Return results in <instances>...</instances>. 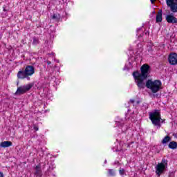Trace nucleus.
I'll list each match as a JSON object with an SVG mask.
<instances>
[{
    "label": "nucleus",
    "mask_w": 177,
    "mask_h": 177,
    "mask_svg": "<svg viewBox=\"0 0 177 177\" xmlns=\"http://www.w3.org/2000/svg\"><path fill=\"white\" fill-rule=\"evenodd\" d=\"M150 74V66L148 64H143L140 67V72L136 71L133 72L132 75L134 78L135 82L139 89H145V86L147 89H150L152 93H157L160 91L161 86V81L156 80L153 81L148 80L145 84V80H147L149 75Z\"/></svg>",
    "instance_id": "1"
},
{
    "label": "nucleus",
    "mask_w": 177,
    "mask_h": 177,
    "mask_svg": "<svg viewBox=\"0 0 177 177\" xmlns=\"http://www.w3.org/2000/svg\"><path fill=\"white\" fill-rule=\"evenodd\" d=\"M149 120H151L153 125L158 127V128H161V124L165 122V120L161 118V112L157 109L149 112Z\"/></svg>",
    "instance_id": "2"
},
{
    "label": "nucleus",
    "mask_w": 177,
    "mask_h": 177,
    "mask_svg": "<svg viewBox=\"0 0 177 177\" xmlns=\"http://www.w3.org/2000/svg\"><path fill=\"white\" fill-rule=\"evenodd\" d=\"M34 86V84L30 83L24 86H21L17 88V91L15 95L20 96L21 95H24L26 92H28Z\"/></svg>",
    "instance_id": "3"
},
{
    "label": "nucleus",
    "mask_w": 177,
    "mask_h": 177,
    "mask_svg": "<svg viewBox=\"0 0 177 177\" xmlns=\"http://www.w3.org/2000/svg\"><path fill=\"white\" fill-rule=\"evenodd\" d=\"M156 174L158 177L161 176L162 174H165V169H167V166L164 163H158L156 167Z\"/></svg>",
    "instance_id": "4"
},
{
    "label": "nucleus",
    "mask_w": 177,
    "mask_h": 177,
    "mask_svg": "<svg viewBox=\"0 0 177 177\" xmlns=\"http://www.w3.org/2000/svg\"><path fill=\"white\" fill-rule=\"evenodd\" d=\"M166 3L170 8L171 12L177 13V0H166Z\"/></svg>",
    "instance_id": "5"
},
{
    "label": "nucleus",
    "mask_w": 177,
    "mask_h": 177,
    "mask_svg": "<svg viewBox=\"0 0 177 177\" xmlns=\"http://www.w3.org/2000/svg\"><path fill=\"white\" fill-rule=\"evenodd\" d=\"M168 62L171 66H176L177 64V54L175 53L169 54Z\"/></svg>",
    "instance_id": "6"
},
{
    "label": "nucleus",
    "mask_w": 177,
    "mask_h": 177,
    "mask_svg": "<svg viewBox=\"0 0 177 177\" xmlns=\"http://www.w3.org/2000/svg\"><path fill=\"white\" fill-rule=\"evenodd\" d=\"M166 21H167V23H169L170 24H176L177 18L172 15V14L167 15Z\"/></svg>",
    "instance_id": "7"
},
{
    "label": "nucleus",
    "mask_w": 177,
    "mask_h": 177,
    "mask_svg": "<svg viewBox=\"0 0 177 177\" xmlns=\"http://www.w3.org/2000/svg\"><path fill=\"white\" fill-rule=\"evenodd\" d=\"M25 71L28 77H30V75H32L34 73H35V68H34L33 66L28 65L25 68Z\"/></svg>",
    "instance_id": "8"
},
{
    "label": "nucleus",
    "mask_w": 177,
    "mask_h": 177,
    "mask_svg": "<svg viewBox=\"0 0 177 177\" xmlns=\"http://www.w3.org/2000/svg\"><path fill=\"white\" fill-rule=\"evenodd\" d=\"M17 77L19 80H24V78H28V80H30V77H28L27 73H26V70L19 71L17 73Z\"/></svg>",
    "instance_id": "9"
},
{
    "label": "nucleus",
    "mask_w": 177,
    "mask_h": 177,
    "mask_svg": "<svg viewBox=\"0 0 177 177\" xmlns=\"http://www.w3.org/2000/svg\"><path fill=\"white\" fill-rule=\"evenodd\" d=\"M35 175L36 177H41L42 176V170L41 169V166L37 165L35 168Z\"/></svg>",
    "instance_id": "10"
},
{
    "label": "nucleus",
    "mask_w": 177,
    "mask_h": 177,
    "mask_svg": "<svg viewBox=\"0 0 177 177\" xmlns=\"http://www.w3.org/2000/svg\"><path fill=\"white\" fill-rule=\"evenodd\" d=\"M162 21V10H159L156 15V23H161Z\"/></svg>",
    "instance_id": "11"
},
{
    "label": "nucleus",
    "mask_w": 177,
    "mask_h": 177,
    "mask_svg": "<svg viewBox=\"0 0 177 177\" xmlns=\"http://www.w3.org/2000/svg\"><path fill=\"white\" fill-rule=\"evenodd\" d=\"M12 145L13 143H12V142L10 141H4L0 144V147H3V148L10 147V146H12Z\"/></svg>",
    "instance_id": "12"
},
{
    "label": "nucleus",
    "mask_w": 177,
    "mask_h": 177,
    "mask_svg": "<svg viewBox=\"0 0 177 177\" xmlns=\"http://www.w3.org/2000/svg\"><path fill=\"white\" fill-rule=\"evenodd\" d=\"M169 149H171V150H175L177 149V142L176 141H171L168 145Z\"/></svg>",
    "instance_id": "13"
},
{
    "label": "nucleus",
    "mask_w": 177,
    "mask_h": 177,
    "mask_svg": "<svg viewBox=\"0 0 177 177\" xmlns=\"http://www.w3.org/2000/svg\"><path fill=\"white\" fill-rule=\"evenodd\" d=\"M171 137H169V136H166L162 140L161 143L162 145H165L168 143V142H171Z\"/></svg>",
    "instance_id": "14"
},
{
    "label": "nucleus",
    "mask_w": 177,
    "mask_h": 177,
    "mask_svg": "<svg viewBox=\"0 0 177 177\" xmlns=\"http://www.w3.org/2000/svg\"><path fill=\"white\" fill-rule=\"evenodd\" d=\"M52 19L53 20H55V21H59L60 20V14H53Z\"/></svg>",
    "instance_id": "15"
},
{
    "label": "nucleus",
    "mask_w": 177,
    "mask_h": 177,
    "mask_svg": "<svg viewBox=\"0 0 177 177\" xmlns=\"http://www.w3.org/2000/svg\"><path fill=\"white\" fill-rule=\"evenodd\" d=\"M108 174L109 176H115V171L113 169H108Z\"/></svg>",
    "instance_id": "16"
},
{
    "label": "nucleus",
    "mask_w": 177,
    "mask_h": 177,
    "mask_svg": "<svg viewBox=\"0 0 177 177\" xmlns=\"http://www.w3.org/2000/svg\"><path fill=\"white\" fill-rule=\"evenodd\" d=\"M39 44V39L36 37H33L32 45H38Z\"/></svg>",
    "instance_id": "17"
},
{
    "label": "nucleus",
    "mask_w": 177,
    "mask_h": 177,
    "mask_svg": "<svg viewBox=\"0 0 177 177\" xmlns=\"http://www.w3.org/2000/svg\"><path fill=\"white\" fill-rule=\"evenodd\" d=\"M119 174L121 176L124 175V174H125V169L120 168Z\"/></svg>",
    "instance_id": "18"
},
{
    "label": "nucleus",
    "mask_w": 177,
    "mask_h": 177,
    "mask_svg": "<svg viewBox=\"0 0 177 177\" xmlns=\"http://www.w3.org/2000/svg\"><path fill=\"white\" fill-rule=\"evenodd\" d=\"M160 164H164L167 167V165H168V160L162 159V162H160Z\"/></svg>",
    "instance_id": "19"
},
{
    "label": "nucleus",
    "mask_w": 177,
    "mask_h": 177,
    "mask_svg": "<svg viewBox=\"0 0 177 177\" xmlns=\"http://www.w3.org/2000/svg\"><path fill=\"white\" fill-rule=\"evenodd\" d=\"M33 129H35V131H38L39 128L37 125L34 124L33 125Z\"/></svg>",
    "instance_id": "20"
},
{
    "label": "nucleus",
    "mask_w": 177,
    "mask_h": 177,
    "mask_svg": "<svg viewBox=\"0 0 177 177\" xmlns=\"http://www.w3.org/2000/svg\"><path fill=\"white\" fill-rule=\"evenodd\" d=\"M175 174H174V172H169V177H174Z\"/></svg>",
    "instance_id": "21"
},
{
    "label": "nucleus",
    "mask_w": 177,
    "mask_h": 177,
    "mask_svg": "<svg viewBox=\"0 0 177 177\" xmlns=\"http://www.w3.org/2000/svg\"><path fill=\"white\" fill-rule=\"evenodd\" d=\"M3 12H8V10H6V6H3Z\"/></svg>",
    "instance_id": "22"
},
{
    "label": "nucleus",
    "mask_w": 177,
    "mask_h": 177,
    "mask_svg": "<svg viewBox=\"0 0 177 177\" xmlns=\"http://www.w3.org/2000/svg\"><path fill=\"white\" fill-rule=\"evenodd\" d=\"M118 164H120V162L116 160L114 162L113 165H118Z\"/></svg>",
    "instance_id": "23"
},
{
    "label": "nucleus",
    "mask_w": 177,
    "mask_h": 177,
    "mask_svg": "<svg viewBox=\"0 0 177 177\" xmlns=\"http://www.w3.org/2000/svg\"><path fill=\"white\" fill-rule=\"evenodd\" d=\"M145 35H147V37H149V35H150V32H149V31H147L145 32Z\"/></svg>",
    "instance_id": "24"
},
{
    "label": "nucleus",
    "mask_w": 177,
    "mask_h": 177,
    "mask_svg": "<svg viewBox=\"0 0 177 177\" xmlns=\"http://www.w3.org/2000/svg\"><path fill=\"white\" fill-rule=\"evenodd\" d=\"M46 63L48 66L52 64V62L50 61H46Z\"/></svg>",
    "instance_id": "25"
},
{
    "label": "nucleus",
    "mask_w": 177,
    "mask_h": 177,
    "mask_svg": "<svg viewBox=\"0 0 177 177\" xmlns=\"http://www.w3.org/2000/svg\"><path fill=\"white\" fill-rule=\"evenodd\" d=\"M0 177H3V173L2 171H0Z\"/></svg>",
    "instance_id": "26"
},
{
    "label": "nucleus",
    "mask_w": 177,
    "mask_h": 177,
    "mask_svg": "<svg viewBox=\"0 0 177 177\" xmlns=\"http://www.w3.org/2000/svg\"><path fill=\"white\" fill-rule=\"evenodd\" d=\"M130 103H135V100H130Z\"/></svg>",
    "instance_id": "27"
},
{
    "label": "nucleus",
    "mask_w": 177,
    "mask_h": 177,
    "mask_svg": "<svg viewBox=\"0 0 177 177\" xmlns=\"http://www.w3.org/2000/svg\"><path fill=\"white\" fill-rule=\"evenodd\" d=\"M151 3H154V2H156V0H150Z\"/></svg>",
    "instance_id": "28"
},
{
    "label": "nucleus",
    "mask_w": 177,
    "mask_h": 177,
    "mask_svg": "<svg viewBox=\"0 0 177 177\" xmlns=\"http://www.w3.org/2000/svg\"><path fill=\"white\" fill-rule=\"evenodd\" d=\"M173 136L176 137V133H173Z\"/></svg>",
    "instance_id": "29"
},
{
    "label": "nucleus",
    "mask_w": 177,
    "mask_h": 177,
    "mask_svg": "<svg viewBox=\"0 0 177 177\" xmlns=\"http://www.w3.org/2000/svg\"><path fill=\"white\" fill-rule=\"evenodd\" d=\"M140 103V101H137V104H139Z\"/></svg>",
    "instance_id": "30"
},
{
    "label": "nucleus",
    "mask_w": 177,
    "mask_h": 177,
    "mask_svg": "<svg viewBox=\"0 0 177 177\" xmlns=\"http://www.w3.org/2000/svg\"><path fill=\"white\" fill-rule=\"evenodd\" d=\"M104 164H107V160H105Z\"/></svg>",
    "instance_id": "31"
},
{
    "label": "nucleus",
    "mask_w": 177,
    "mask_h": 177,
    "mask_svg": "<svg viewBox=\"0 0 177 177\" xmlns=\"http://www.w3.org/2000/svg\"><path fill=\"white\" fill-rule=\"evenodd\" d=\"M156 96L157 97V96H158V95L156 94Z\"/></svg>",
    "instance_id": "32"
},
{
    "label": "nucleus",
    "mask_w": 177,
    "mask_h": 177,
    "mask_svg": "<svg viewBox=\"0 0 177 177\" xmlns=\"http://www.w3.org/2000/svg\"><path fill=\"white\" fill-rule=\"evenodd\" d=\"M140 37H142V35H140Z\"/></svg>",
    "instance_id": "33"
},
{
    "label": "nucleus",
    "mask_w": 177,
    "mask_h": 177,
    "mask_svg": "<svg viewBox=\"0 0 177 177\" xmlns=\"http://www.w3.org/2000/svg\"><path fill=\"white\" fill-rule=\"evenodd\" d=\"M128 147H129V145H128Z\"/></svg>",
    "instance_id": "34"
}]
</instances>
